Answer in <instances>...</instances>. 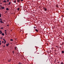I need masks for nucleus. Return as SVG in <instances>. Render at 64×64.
Listing matches in <instances>:
<instances>
[{
  "label": "nucleus",
  "mask_w": 64,
  "mask_h": 64,
  "mask_svg": "<svg viewBox=\"0 0 64 64\" xmlns=\"http://www.w3.org/2000/svg\"><path fill=\"white\" fill-rule=\"evenodd\" d=\"M2 43H4V41H2Z\"/></svg>",
  "instance_id": "36"
},
{
  "label": "nucleus",
  "mask_w": 64,
  "mask_h": 64,
  "mask_svg": "<svg viewBox=\"0 0 64 64\" xmlns=\"http://www.w3.org/2000/svg\"><path fill=\"white\" fill-rule=\"evenodd\" d=\"M3 2H6V3L7 2L6 1L4 0L3 1Z\"/></svg>",
  "instance_id": "18"
},
{
  "label": "nucleus",
  "mask_w": 64,
  "mask_h": 64,
  "mask_svg": "<svg viewBox=\"0 0 64 64\" xmlns=\"http://www.w3.org/2000/svg\"><path fill=\"white\" fill-rule=\"evenodd\" d=\"M13 40L12 39H10V41H12Z\"/></svg>",
  "instance_id": "20"
},
{
  "label": "nucleus",
  "mask_w": 64,
  "mask_h": 64,
  "mask_svg": "<svg viewBox=\"0 0 64 64\" xmlns=\"http://www.w3.org/2000/svg\"><path fill=\"white\" fill-rule=\"evenodd\" d=\"M15 52H14V51H13V52H12V53H13V54H14V53Z\"/></svg>",
  "instance_id": "16"
},
{
  "label": "nucleus",
  "mask_w": 64,
  "mask_h": 64,
  "mask_svg": "<svg viewBox=\"0 0 64 64\" xmlns=\"http://www.w3.org/2000/svg\"><path fill=\"white\" fill-rule=\"evenodd\" d=\"M6 47H8V46H9V44H6Z\"/></svg>",
  "instance_id": "15"
},
{
  "label": "nucleus",
  "mask_w": 64,
  "mask_h": 64,
  "mask_svg": "<svg viewBox=\"0 0 64 64\" xmlns=\"http://www.w3.org/2000/svg\"><path fill=\"white\" fill-rule=\"evenodd\" d=\"M0 7H2V5H0Z\"/></svg>",
  "instance_id": "33"
},
{
  "label": "nucleus",
  "mask_w": 64,
  "mask_h": 64,
  "mask_svg": "<svg viewBox=\"0 0 64 64\" xmlns=\"http://www.w3.org/2000/svg\"><path fill=\"white\" fill-rule=\"evenodd\" d=\"M7 11H6V12H5L6 13H7Z\"/></svg>",
  "instance_id": "34"
},
{
  "label": "nucleus",
  "mask_w": 64,
  "mask_h": 64,
  "mask_svg": "<svg viewBox=\"0 0 64 64\" xmlns=\"http://www.w3.org/2000/svg\"><path fill=\"white\" fill-rule=\"evenodd\" d=\"M2 40H3L4 41V42H5V43H6V40H5V39L3 38Z\"/></svg>",
  "instance_id": "2"
},
{
  "label": "nucleus",
  "mask_w": 64,
  "mask_h": 64,
  "mask_svg": "<svg viewBox=\"0 0 64 64\" xmlns=\"http://www.w3.org/2000/svg\"><path fill=\"white\" fill-rule=\"evenodd\" d=\"M18 2H19L20 1V0H17Z\"/></svg>",
  "instance_id": "7"
},
{
  "label": "nucleus",
  "mask_w": 64,
  "mask_h": 64,
  "mask_svg": "<svg viewBox=\"0 0 64 64\" xmlns=\"http://www.w3.org/2000/svg\"><path fill=\"white\" fill-rule=\"evenodd\" d=\"M1 13H0V18L1 17Z\"/></svg>",
  "instance_id": "14"
},
{
  "label": "nucleus",
  "mask_w": 64,
  "mask_h": 64,
  "mask_svg": "<svg viewBox=\"0 0 64 64\" xmlns=\"http://www.w3.org/2000/svg\"><path fill=\"white\" fill-rule=\"evenodd\" d=\"M5 32H6V30H5Z\"/></svg>",
  "instance_id": "40"
},
{
  "label": "nucleus",
  "mask_w": 64,
  "mask_h": 64,
  "mask_svg": "<svg viewBox=\"0 0 64 64\" xmlns=\"http://www.w3.org/2000/svg\"><path fill=\"white\" fill-rule=\"evenodd\" d=\"M18 54V53H17V55Z\"/></svg>",
  "instance_id": "44"
},
{
  "label": "nucleus",
  "mask_w": 64,
  "mask_h": 64,
  "mask_svg": "<svg viewBox=\"0 0 64 64\" xmlns=\"http://www.w3.org/2000/svg\"><path fill=\"white\" fill-rule=\"evenodd\" d=\"M59 62H58V63H59Z\"/></svg>",
  "instance_id": "47"
},
{
  "label": "nucleus",
  "mask_w": 64,
  "mask_h": 64,
  "mask_svg": "<svg viewBox=\"0 0 64 64\" xmlns=\"http://www.w3.org/2000/svg\"><path fill=\"white\" fill-rule=\"evenodd\" d=\"M10 4H11V2H9L8 3V5H10Z\"/></svg>",
  "instance_id": "17"
},
{
  "label": "nucleus",
  "mask_w": 64,
  "mask_h": 64,
  "mask_svg": "<svg viewBox=\"0 0 64 64\" xmlns=\"http://www.w3.org/2000/svg\"><path fill=\"white\" fill-rule=\"evenodd\" d=\"M43 9L44 10V11H47V8H44Z\"/></svg>",
  "instance_id": "1"
},
{
  "label": "nucleus",
  "mask_w": 64,
  "mask_h": 64,
  "mask_svg": "<svg viewBox=\"0 0 64 64\" xmlns=\"http://www.w3.org/2000/svg\"><path fill=\"white\" fill-rule=\"evenodd\" d=\"M59 48H61V46H60V47H59Z\"/></svg>",
  "instance_id": "31"
},
{
  "label": "nucleus",
  "mask_w": 64,
  "mask_h": 64,
  "mask_svg": "<svg viewBox=\"0 0 64 64\" xmlns=\"http://www.w3.org/2000/svg\"><path fill=\"white\" fill-rule=\"evenodd\" d=\"M23 18V17H22L21 18V19H22Z\"/></svg>",
  "instance_id": "38"
},
{
  "label": "nucleus",
  "mask_w": 64,
  "mask_h": 64,
  "mask_svg": "<svg viewBox=\"0 0 64 64\" xmlns=\"http://www.w3.org/2000/svg\"><path fill=\"white\" fill-rule=\"evenodd\" d=\"M56 47H57V46H56Z\"/></svg>",
  "instance_id": "48"
},
{
  "label": "nucleus",
  "mask_w": 64,
  "mask_h": 64,
  "mask_svg": "<svg viewBox=\"0 0 64 64\" xmlns=\"http://www.w3.org/2000/svg\"><path fill=\"white\" fill-rule=\"evenodd\" d=\"M17 10H18V11H19V10H20V8H17Z\"/></svg>",
  "instance_id": "11"
},
{
  "label": "nucleus",
  "mask_w": 64,
  "mask_h": 64,
  "mask_svg": "<svg viewBox=\"0 0 64 64\" xmlns=\"http://www.w3.org/2000/svg\"><path fill=\"white\" fill-rule=\"evenodd\" d=\"M13 2H14V3H16V2L15 0H14L13 1Z\"/></svg>",
  "instance_id": "6"
},
{
  "label": "nucleus",
  "mask_w": 64,
  "mask_h": 64,
  "mask_svg": "<svg viewBox=\"0 0 64 64\" xmlns=\"http://www.w3.org/2000/svg\"><path fill=\"white\" fill-rule=\"evenodd\" d=\"M8 61H9V62H10V61H11V60H9Z\"/></svg>",
  "instance_id": "27"
},
{
  "label": "nucleus",
  "mask_w": 64,
  "mask_h": 64,
  "mask_svg": "<svg viewBox=\"0 0 64 64\" xmlns=\"http://www.w3.org/2000/svg\"><path fill=\"white\" fill-rule=\"evenodd\" d=\"M7 2H9V0H7Z\"/></svg>",
  "instance_id": "26"
},
{
  "label": "nucleus",
  "mask_w": 64,
  "mask_h": 64,
  "mask_svg": "<svg viewBox=\"0 0 64 64\" xmlns=\"http://www.w3.org/2000/svg\"><path fill=\"white\" fill-rule=\"evenodd\" d=\"M5 45H4V46H3V47H4H4H5Z\"/></svg>",
  "instance_id": "35"
},
{
  "label": "nucleus",
  "mask_w": 64,
  "mask_h": 64,
  "mask_svg": "<svg viewBox=\"0 0 64 64\" xmlns=\"http://www.w3.org/2000/svg\"><path fill=\"white\" fill-rule=\"evenodd\" d=\"M34 29H36V27L35 26H34Z\"/></svg>",
  "instance_id": "24"
},
{
  "label": "nucleus",
  "mask_w": 64,
  "mask_h": 64,
  "mask_svg": "<svg viewBox=\"0 0 64 64\" xmlns=\"http://www.w3.org/2000/svg\"><path fill=\"white\" fill-rule=\"evenodd\" d=\"M0 45H1V43L0 42Z\"/></svg>",
  "instance_id": "39"
},
{
  "label": "nucleus",
  "mask_w": 64,
  "mask_h": 64,
  "mask_svg": "<svg viewBox=\"0 0 64 64\" xmlns=\"http://www.w3.org/2000/svg\"><path fill=\"white\" fill-rule=\"evenodd\" d=\"M56 6L57 7V8H58L59 7V6H58V5H56Z\"/></svg>",
  "instance_id": "10"
},
{
  "label": "nucleus",
  "mask_w": 64,
  "mask_h": 64,
  "mask_svg": "<svg viewBox=\"0 0 64 64\" xmlns=\"http://www.w3.org/2000/svg\"><path fill=\"white\" fill-rule=\"evenodd\" d=\"M0 34H2V32L1 30H0Z\"/></svg>",
  "instance_id": "9"
},
{
  "label": "nucleus",
  "mask_w": 64,
  "mask_h": 64,
  "mask_svg": "<svg viewBox=\"0 0 64 64\" xmlns=\"http://www.w3.org/2000/svg\"><path fill=\"white\" fill-rule=\"evenodd\" d=\"M0 22L1 23H4V22H2V20H0Z\"/></svg>",
  "instance_id": "3"
},
{
  "label": "nucleus",
  "mask_w": 64,
  "mask_h": 64,
  "mask_svg": "<svg viewBox=\"0 0 64 64\" xmlns=\"http://www.w3.org/2000/svg\"><path fill=\"white\" fill-rule=\"evenodd\" d=\"M9 26V25L8 24V25H7V27H8V26Z\"/></svg>",
  "instance_id": "30"
},
{
  "label": "nucleus",
  "mask_w": 64,
  "mask_h": 64,
  "mask_svg": "<svg viewBox=\"0 0 64 64\" xmlns=\"http://www.w3.org/2000/svg\"><path fill=\"white\" fill-rule=\"evenodd\" d=\"M1 8L2 9H5V7H2Z\"/></svg>",
  "instance_id": "4"
},
{
  "label": "nucleus",
  "mask_w": 64,
  "mask_h": 64,
  "mask_svg": "<svg viewBox=\"0 0 64 64\" xmlns=\"http://www.w3.org/2000/svg\"><path fill=\"white\" fill-rule=\"evenodd\" d=\"M2 38H3L2 37H1L0 38L1 39H2Z\"/></svg>",
  "instance_id": "22"
},
{
  "label": "nucleus",
  "mask_w": 64,
  "mask_h": 64,
  "mask_svg": "<svg viewBox=\"0 0 64 64\" xmlns=\"http://www.w3.org/2000/svg\"><path fill=\"white\" fill-rule=\"evenodd\" d=\"M6 10H9L8 9V8H6Z\"/></svg>",
  "instance_id": "13"
},
{
  "label": "nucleus",
  "mask_w": 64,
  "mask_h": 64,
  "mask_svg": "<svg viewBox=\"0 0 64 64\" xmlns=\"http://www.w3.org/2000/svg\"><path fill=\"white\" fill-rule=\"evenodd\" d=\"M24 19H25V18L24 17Z\"/></svg>",
  "instance_id": "46"
},
{
  "label": "nucleus",
  "mask_w": 64,
  "mask_h": 64,
  "mask_svg": "<svg viewBox=\"0 0 64 64\" xmlns=\"http://www.w3.org/2000/svg\"><path fill=\"white\" fill-rule=\"evenodd\" d=\"M54 51L55 52L56 51V50H54Z\"/></svg>",
  "instance_id": "43"
},
{
  "label": "nucleus",
  "mask_w": 64,
  "mask_h": 64,
  "mask_svg": "<svg viewBox=\"0 0 64 64\" xmlns=\"http://www.w3.org/2000/svg\"><path fill=\"white\" fill-rule=\"evenodd\" d=\"M0 21H1V20H2V18H0Z\"/></svg>",
  "instance_id": "29"
},
{
  "label": "nucleus",
  "mask_w": 64,
  "mask_h": 64,
  "mask_svg": "<svg viewBox=\"0 0 64 64\" xmlns=\"http://www.w3.org/2000/svg\"><path fill=\"white\" fill-rule=\"evenodd\" d=\"M60 64H63V62H62Z\"/></svg>",
  "instance_id": "23"
},
{
  "label": "nucleus",
  "mask_w": 64,
  "mask_h": 64,
  "mask_svg": "<svg viewBox=\"0 0 64 64\" xmlns=\"http://www.w3.org/2000/svg\"><path fill=\"white\" fill-rule=\"evenodd\" d=\"M8 45H9V44L8 43Z\"/></svg>",
  "instance_id": "42"
},
{
  "label": "nucleus",
  "mask_w": 64,
  "mask_h": 64,
  "mask_svg": "<svg viewBox=\"0 0 64 64\" xmlns=\"http://www.w3.org/2000/svg\"><path fill=\"white\" fill-rule=\"evenodd\" d=\"M5 43H6V42H5L4 43V44H5Z\"/></svg>",
  "instance_id": "37"
},
{
  "label": "nucleus",
  "mask_w": 64,
  "mask_h": 64,
  "mask_svg": "<svg viewBox=\"0 0 64 64\" xmlns=\"http://www.w3.org/2000/svg\"><path fill=\"white\" fill-rule=\"evenodd\" d=\"M0 42H1V40H0Z\"/></svg>",
  "instance_id": "45"
},
{
  "label": "nucleus",
  "mask_w": 64,
  "mask_h": 64,
  "mask_svg": "<svg viewBox=\"0 0 64 64\" xmlns=\"http://www.w3.org/2000/svg\"><path fill=\"white\" fill-rule=\"evenodd\" d=\"M5 34H6V35H7V32H5Z\"/></svg>",
  "instance_id": "21"
},
{
  "label": "nucleus",
  "mask_w": 64,
  "mask_h": 64,
  "mask_svg": "<svg viewBox=\"0 0 64 64\" xmlns=\"http://www.w3.org/2000/svg\"><path fill=\"white\" fill-rule=\"evenodd\" d=\"M63 44H64L63 43H62L61 44V45L62 46V45H63Z\"/></svg>",
  "instance_id": "19"
},
{
  "label": "nucleus",
  "mask_w": 64,
  "mask_h": 64,
  "mask_svg": "<svg viewBox=\"0 0 64 64\" xmlns=\"http://www.w3.org/2000/svg\"><path fill=\"white\" fill-rule=\"evenodd\" d=\"M3 29V28H1V29Z\"/></svg>",
  "instance_id": "25"
},
{
  "label": "nucleus",
  "mask_w": 64,
  "mask_h": 64,
  "mask_svg": "<svg viewBox=\"0 0 64 64\" xmlns=\"http://www.w3.org/2000/svg\"><path fill=\"white\" fill-rule=\"evenodd\" d=\"M61 52H62V54H64V51L62 50V51H61Z\"/></svg>",
  "instance_id": "5"
},
{
  "label": "nucleus",
  "mask_w": 64,
  "mask_h": 64,
  "mask_svg": "<svg viewBox=\"0 0 64 64\" xmlns=\"http://www.w3.org/2000/svg\"><path fill=\"white\" fill-rule=\"evenodd\" d=\"M2 35L3 36H4V33H2Z\"/></svg>",
  "instance_id": "12"
},
{
  "label": "nucleus",
  "mask_w": 64,
  "mask_h": 64,
  "mask_svg": "<svg viewBox=\"0 0 64 64\" xmlns=\"http://www.w3.org/2000/svg\"><path fill=\"white\" fill-rule=\"evenodd\" d=\"M15 49H16V47H15Z\"/></svg>",
  "instance_id": "32"
},
{
  "label": "nucleus",
  "mask_w": 64,
  "mask_h": 64,
  "mask_svg": "<svg viewBox=\"0 0 64 64\" xmlns=\"http://www.w3.org/2000/svg\"><path fill=\"white\" fill-rule=\"evenodd\" d=\"M21 0V1H24V0Z\"/></svg>",
  "instance_id": "28"
},
{
  "label": "nucleus",
  "mask_w": 64,
  "mask_h": 64,
  "mask_svg": "<svg viewBox=\"0 0 64 64\" xmlns=\"http://www.w3.org/2000/svg\"><path fill=\"white\" fill-rule=\"evenodd\" d=\"M18 56H19V54H17Z\"/></svg>",
  "instance_id": "41"
},
{
  "label": "nucleus",
  "mask_w": 64,
  "mask_h": 64,
  "mask_svg": "<svg viewBox=\"0 0 64 64\" xmlns=\"http://www.w3.org/2000/svg\"><path fill=\"white\" fill-rule=\"evenodd\" d=\"M35 31L36 32H38V30H37V29H35Z\"/></svg>",
  "instance_id": "8"
}]
</instances>
